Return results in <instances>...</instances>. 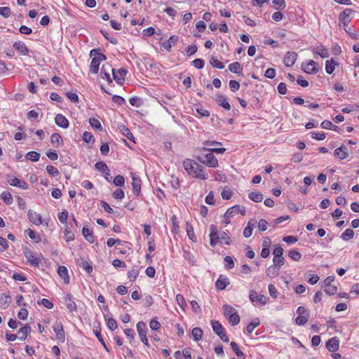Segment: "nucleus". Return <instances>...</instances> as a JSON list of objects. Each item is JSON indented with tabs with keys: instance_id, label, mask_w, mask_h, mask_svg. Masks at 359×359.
I'll use <instances>...</instances> for the list:
<instances>
[{
	"instance_id": "1",
	"label": "nucleus",
	"mask_w": 359,
	"mask_h": 359,
	"mask_svg": "<svg viewBox=\"0 0 359 359\" xmlns=\"http://www.w3.org/2000/svg\"><path fill=\"white\" fill-rule=\"evenodd\" d=\"M183 166L188 174L195 178L203 180L208 178V175L204 172V168L193 160L185 159Z\"/></svg>"
},
{
	"instance_id": "2",
	"label": "nucleus",
	"mask_w": 359,
	"mask_h": 359,
	"mask_svg": "<svg viewBox=\"0 0 359 359\" xmlns=\"http://www.w3.org/2000/svg\"><path fill=\"white\" fill-rule=\"evenodd\" d=\"M90 55L91 57H94L90 62V72L96 74L98 72L100 62L106 60V56L102 53H98L96 49L92 50Z\"/></svg>"
},
{
	"instance_id": "3",
	"label": "nucleus",
	"mask_w": 359,
	"mask_h": 359,
	"mask_svg": "<svg viewBox=\"0 0 359 359\" xmlns=\"http://www.w3.org/2000/svg\"><path fill=\"white\" fill-rule=\"evenodd\" d=\"M211 325L214 332L218 335L223 341L228 342L229 337L226 334L225 330L222 324L219 321L213 320L211 321Z\"/></svg>"
},
{
	"instance_id": "4",
	"label": "nucleus",
	"mask_w": 359,
	"mask_h": 359,
	"mask_svg": "<svg viewBox=\"0 0 359 359\" xmlns=\"http://www.w3.org/2000/svg\"><path fill=\"white\" fill-rule=\"evenodd\" d=\"M6 180L11 186L17 187L23 190H26L28 189L27 183L25 181L18 178L17 177L8 175L6 177Z\"/></svg>"
},
{
	"instance_id": "5",
	"label": "nucleus",
	"mask_w": 359,
	"mask_h": 359,
	"mask_svg": "<svg viewBox=\"0 0 359 359\" xmlns=\"http://www.w3.org/2000/svg\"><path fill=\"white\" fill-rule=\"evenodd\" d=\"M205 160L203 158L198 156L197 159L202 163L207 165L211 168H216L218 165L217 158L212 154L208 153L205 155Z\"/></svg>"
},
{
	"instance_id": "6",
	"label": "nucleus",
	"mask_w": 359,
	"mask_h": 359,
	"mask_svg": "<svg viewBox=\"0 0 359 359\" xmlns=\"http://www.w3.org/2000/svg\"><path fill=\"white\" fill-rule=\"evenodd\" d=\"M137 330L140 338L142 343H144L146 346H149L148 340L147 338V332H146V325L144 322L140 321L137 324Z\"/></svg>"
},
{
	"instance_id": "7",
	"label": "nucleus",
	"mask_w": 359,
	"mask_h": 359,
	"mask_svg": "<svg viewBox=\"0 0 359 359\" xmlns=\"http://www.w3.org/2000/svg\"><path fill=\"white\" fill-rule=\"evenodd\" d=\"M249 298L252 302H257L262 306L266 304V297L264 294L258 295L255 290L250 291Z\"/></svg>"
},
{
	"instance_id": "8",
	"label": "nucleus",
	"mask_w": 359,
	"mask_h": 359,
	"mask_svg": "<svg viewBox=\"0 0 359 359\" xmlns=\"http://www.w3.org/2000/svg\"><path fill=\"white\" fill-rule=\"evenodd\" d=\"M210 243L212 246H215L219 241V236L217 227L214 224L210 225Z\"/></svg>"
},
{
	"instance_id": "9",
	"label": "nucleus",
	"mask_w": 359,
	"mask_h": 359,
	"mask_svg": "<svg viewBox=\"0 0 359 359\" xmlns=\"http://www.w3.org/2000/svg\"><path fill=\"white\" fill-rule=\"evenodd\" d=\"M114 69L111 68L109 65H104L102 67L100 76L102 79H106L109 83L112 82V79L110 76V72L114 73Z\"/></svg>"
},
{
	"instance_id": "10",
	"label": "nucleus",
	"mask_w": 359,
	"mask_h": 359,
	"mask_svg": "<svg viewBox=\"0 0 359 359\" xmlns=\"http://www.w3.org/2000/svg\"><path fill=\"white\" fill-rule=\"evenodd\" d=\"M53 330L57 337V339L60 341L64 342L65 339V335L62 323L60 322H55L53 325Z\"/></svg>"
},
{
	"instance_id": "11",
	"label": "nucleus",
	"mask_w": 359,
	"mask_h": 359,
	"mask_svg": "<svg viewBox=\"0 0 359 359\" xmlns=\"http://www.w3.org/2000/svg\"><path fill=\"white\" fill-rule=\"evenodd\" d=\"M339 346V341L336 337L330 339L325 344L327 349L330 352H334L337 351Z\"/></svg>"
},
{
	"instance_id": "12",
	"label": "nucleus",
	"mask_w": 359,
	"mask_h": 359,
	"mask_svg": "<svg viewBox=\"0 0 359 359\" xmlns=\"http://www.w3.org/2000/svg\"><path fill=\"white\" fill-rule=\"evenodd\" d=\"M297 55L294 52H287L284 57V64L287 67H292L296 62Z\"/></svg>"
},
{
	"instance_id": "13",
	"label": "nucleus",
	"mask_w": 359,
	"mask_h": 359,
	"mask_svg": "<svg viewBox=\"0 0 359 359\" xmlns=\"http://www.w3.org/2000/svg\"><path fill=\"white\" fill-rule=\"evenodd\" d=\"M65 305L70 312L76 311L77 306L74 301L72 299V295L67 294L64 297Z\"/></svg>"
},
{
	"instance_id": "14",
	"label": "nucleus",
	"mask_w": 359,
	"mask_h": 359,
	"mask_svg": "<svg viewBox=\"0 0 359 359\" xmlns=\"http://www.w3.org/2000/svg\"><path fill=\"white\" fill-rule=\"evenodd\" d=\"M348 149L345 146H341L336 149L334 151V156L340 160H344L348 157Z\"/></svg>"
},
{
	"instance_id": "15",
	"label": "nucleus",
	"mask_w": 359,
	"mask_h": 359,
	"mask_svg": "<svg viewBox=\"0 0 359 359\" xmlns=\"http://www.w3.org/2000/svg\"><path fill=\"white\" fill-rule=\"evenodd\" d=\"M302 69L304 72L307 74H315L318 71L316 62L312 60H310L306 65H302Z\"/></svg>"
},
{
	"instance_id": "16",
	"label": "nucleus",
	"mask_w": 359,
	"mask_h": 359,
	"mask_svg": "<svg viewBox=\"0 0 359 359\" xmlns=\"http://www.w3.org/2000/svg\"><path fill=\"white\" fill-rule=\"evenodd\" d=\"M27 262L34 266L38 267L40 264V259L35 257L33 252L29 250L25 252Z\"/></svg>"
},
{
	"instance_id": "17",
	"label": "nucleus",
	"mask_w": 359,
	"mask_h": 359,
	"mask_svg": "<svg viewBox=\"0 0 359 359\" xmlns=\"http://www.w3.org/2000/svg\"><path fill=\"white\" fill-rule=\"evenodd\" d=\"M126 70L125 69H120L118 71L114 70L113 78L119 84H122L125 80V76L126 75Z\"/></svg>"
},
{
	"instance_id": "18",
	"label": "nucleus",
	"mask_w": 359,
	"mask_h": 359,
	"mask_svg": "<svg viewBox=\"0 0 359 359\" xmlns=\"http://www.w3.org/2000/svg\"><path fill=\"white\" fill-rule=\"evenodd\" d=\"M28 218L31 222L36 225H40L42 224L41 216L34 211L29 210L28 212Z\"/></svg>"
},
{
	"instance_id": "19",
	"label": "nucleus",
	"mask_w": 359,
	"mask_h": 359,
	"mask_svg": "<svg viewBox=\"0 0 359 359\" xmlns=\"http://www.w3.org/2000/svg\"><path fill=\"white\" fill-rule=\"evenodd\" d=\"M132 178H133L132 186H133V193L136 196H139V194H140V191H141V180L138 177L135 176V174H132Z\"/></svg>"
},
{
	"instance_id": "20",
	"label": "nucleus",
	"mask_w": 359,
	"mask_h": 359,
	"mask_svg": "<svg viewBox=\"0 0 359 359\" xmlns=\"http://www.w3.org/2000/svg\"><path fill=\"white\" fill-rule=\"evenodd\" d=\"M13 46L18 52L23 55H26L29 53L27 46L22 41H15Z\"/></svg>"
},
{
	"instance_id": "21",
	"label": "nucleus",
	"mask_w": 359,
	"mask_h": 359,
	"mask_svg": "<svg viewBox=\"0 0 359 359\" xmlns=\"http://www.w3.org/2000/svg\"><path fill=\"white\" fill-rule=\"evenodd\" d=\"M55 121V123L62 128H67L69 126V121L62 114H57Z\"/></svg>"
},
{
	"instance_id": "22",
	"label": "nucleus",
	"mask_w": 359,
	"mask_h": 359,
	"mask_svg": "<svg viewBox=\"0 0 359 359\" xmlns=\"http://www.w3.org/2000/svg\"><path fill=\"white\" fill-rule=\"evenodd\" d=\"M216 102L219 106H222L226 110H229L231 109L230 104L228 102L226 98L222 95H217Z\"/></svg>"
},
{
	"instance_id": "23",
	"label": "nucleus",
	"mask_w": 359,
	"mask_h": 359,
	"mask_svg": "<svg viewBox=\"0 0 359 359\" xmlns=\"http://www.w3.org/2000/svg\"><path fill=\"white\" fill-rule=\"evenodd\" d=\"M229 284V279L227 278H224L222 276H220L218 280L215 283V286L217 290H222L225 289V287Z\"/></svg>"
},
{
	"instance_id": "24",
	"label": "nucleus",
	"mask_w": 359,
	"mask_h": 359,
	"mask_svg": "<svg viewBox=\"0 0 359 359\" xmlns=\"http://www.w3.org/2000/svg\"><path fill=\"white\" fill-rule=\"evenodd\" d=\"M229 69L239 76H243L242 67L238 62H234L229 65Z\"/></svg>"
},
{
	"instance_id": "25",
	"label": "nucleus",
	"mask_w": 359,
	"mask_h": 359,
	"mask_svg": "<svg viewBox=\"0 0 359 359\" xmlns=\"http://www.w3.org/2000/svg\"><path fill=\"white\" fill-rule=\"evenodd\" d=\"M57 273L59 276L63 278L64 282L65 283H69V277L68 276V271L67 269L64 266H60L58 267Z\"/></svg>"
},
{
	"instance_id": "26",
	"label": "nucleus",
	"mask_w": 359,
	"mask_h": 359,
	"mask_svg": "<svg viewBox=\"0 0 359 359\" xmlns=\"http://www.w3.org/2000/svg\"><path fill=\"white\" fill-rule=\"evenodd\" d=\"M82 233L85 238L90 243L94 242V236L93 233V231L90 230L87 226H83L82 229Z\"/></svg>"
},
{
	"instance_id": "27",
	"label": "nucleus",
	"mask_w": 359,
	"mask_h": 359,
	"mask_svg": "<svg viewBox=\"0 0 359 359\" xmlns=\"http://www.w3.org/2000/svg\"><path fill=\"white\" fill-rule=\"evenodd\" d=\"M31 331V327L29 325H25L18 330L19 339L24 341L26 339L28 333Z\"/></svg>"
},
{
	"instance_id": "28",
	"label": "nucleus",
	"mask_w": 359,
	"mask_h": 359,
	"mask_svg": "<svg viewBox=\"0 0 359 359\" xmlns=\"http://www.w3.org/2000/svg\"><path fill=\"white\" fill-rule=\"evenodd\" d=\"M177 36H171L167 41L163 43V46L165 50L170 52L171 50L172 46L177 43Z\"/></svg>"
},
{
	"instance_id": "29",
	"label": "nucleus",
	"mask_w": 359,
	"mask_h": 359,
	"mask_svg": "<svg viewBox=\"0 0 359 359\" xmlns=\"http://www.w3.org/2000/svg\"><path fill=\"white\" fill-rule=\"evenodd\" d=\"M337 62L332 58L330 60L326 61L325 71L327 74H331L335 69Z\"/></svg>"
},
{
	"instance_id": "30",
	"label": "nucleus",
	"mask_w": 359,
	"mask_h": 359,
	"mask_svg": "<svg viewBox=\"0 0 359 359\" xmlns=\"http://www.w3.org/2000/svg\"><path fill=\"white\" fill-rule=\"evenodd\" d=\"M249 198L255 202H261L263 198V194L259 191H252L249 194Z\"/></svg>"
},
{
	"instance_id": "31",
	"label": "nucleus",
	"mask_w": 359,
	"mask_h": 359,
	"mask_svg": "<svg viewBox=\"0 0 359 359\" xmlns=\"http://www.w3.org/2000/svg\"><path fill=\"white\" fill-rule=\"evenodd\" d=\"M280 269L272 265L266 269V275L270 278H275L278 276Z\"/></svg>"
},
{
	"instance_id": "32",
	"label": "nucleus",
	"mask_w": 359,
	"mask_h": 359,
	"mask_svg": "<svg viewBox=\"0 0 359 359\" xmlns=\"http://www.w3.org/2000/svg\"><path fill=\"white\" fill-rule=\"evenodd\" d=\"M1 198L7 205H11L13 202V196L8 191H3L1 194Z\"/></svg>"
},
{
	"instance_id": "33",
	"label": "nucleus",
	"mask_w": 359,
	"mask_h": 359,
	"mask_svg": "<svg viewBox=\"0 0 359 359\" xmlns=\"http://www.w3.org/2000/svg\"><path fill=\"white\" fill-rule=\"evenodd\" d=\"M241 210V206L239 205H234L230 208H229L226 212L224 214V217H233L238 213H239V211Z\"/></svg>"
},
{
	"instance_id": "34",
	"label": "nucleus",
	"mask_w": 359,
	"mask_h": 359,
	"mask_svg": "<svg viewBox=\"0 0 359 359\" xmlns=\"http://www.w3.org/2000/svg\"><path fill=\"white\" fill-rule=\"evenodd\" d=\"M119 128H120V130L121 131L122 134L124 136H126L130 140L135 142L134 141L135 138H134L133 133L130 131V130L126 126L121 125Z\"/></svg>"
},
{
	"instance_id": "35",
	"label": "nucleus",
	"mask_w": 359,
	"mask_h": 359,
	"mask_svg": "<svg viewBox=\"0 0 359 359\" xmlns=\"http://www.w3.org/2000/svg\"><path fill=\"white\" fill-rule=\"evenodd\" d=\"M93 332L95 333V336L97 337V338L98 339V340L101 342V344H102V346L104 347V348L109 351L107 347V345L103 339V338L101 336V328L100 327V326H97V327H94L93 328Z\"/></svg>"
},
{
	"instance_id": "36",
	"label": "nucleus",
	"mask_w": 359,
	"mask_h": 359,
	"mask_svg": "<svg viewBox=\"0 0 359 359\" xmlns=\"http://www.w3.org/2000/svg\"><path fill=\"white\" fill-rule=\"evenodd\" d=\"M191 334L194 337V339L196 341H198L202 339L203 330L199 327H194L191 331Z\"/></svg>"
},
{
	"instance_id": "37",
	"label": "nucleus",
	"mask_w": 359,
	"mask_h": 359,
	"mask_svg": "<svg viewBox=\"0 0 359 359\" xmlns=\"http://www.w3.org/2000/svg\"><path fill=\"white\" fill-rule=\"evenodd\" d=\"M95 168L96 170L102 172H109V168L107 167V164L102 161H99V162H97L95 164Z\"/></svg>"
},
{
	"instance_id": "38",
	"label": "nucleus",
	"mask_w": 359,
	"mask_h": 359,
	"mask_svg": "<svg viewBox=\"0 0 359 359\" xmlns=\"http://www.w3.org/2000/svg\"><path fill=\"white\" fill-rule=\"evenodd\" d=\"M231 346L238 358H240L241 359H245V354L239 349L238 346L237 345V344L236 342L232 341L231 343Z\"/></svg>"
},
{
	"instance_id": "39",
	"label": "nucleus",
	"mask_w": 359,
	"mask_h": 359,
	"mask_svg": "<svg viewBox=\"0 0 359 359\" xmlns=\"http://www.w3.org/2000/svg\"><path fill=\"white\" fill-rule=\"evenodd\" d=\"M139 275V269L137 267H134L128 273V277L130 281L133 282L136 280Z\"/></svg>"
},
{
	"instance_id": "40",
	"label": "nucleus",
	"mask_w": 359,
	"mask_h": 359,
	"mask_svg": "<svg viewBox=\"0 0 359 359\" xmlns=\"http://www.w3.org/2000/svg\"><path fill=\"white\" fill-rule=\"evenodd\" d=\"M186 231H187V236H189V238L191 241H196V236L194 233V228L191 226V224H189V222L186 223Z\"/></svg>"
},
{
	"instance_id": "41",
	"label": "nucleus",
	"mask_w": 359,
	"mask_h": 359,
	"mask_svg": "<svg viewBox=\"0 0 359 359\" xmlns=\"http://www.w3.org/2000/svg\"><path fill=\"white\" fill-rule=\"evenodd\" d=\"M228 320L232 325H238L240 322V317L238 314V312L236 311L233 313L231 316L228 317Z\"/></svg>"
},
{
	"instance_id": "42",
	"label": "nucleus",
	"mask_w": 359,
	"mask_h": 359,
	"mask_svg": "<svg viewBox=\"0 0 359 359\" xmlns=\"http://www.w3.org/2000/svg\"><path fill=\"white\" fill-rule=\"evenodd\" d=\"M26 158L33 162H36L39 160L40 154L36 151H29L27 154Z\"/></svg>"
},
{
	"instance_id": "43",
	"label": "nucleus",
	"mask_w": 359,
	"mask_h": 359,
	"mask_svg": "<svg viewBox=\"0 0 359 359\" xmlns=\"http://www.w3.org/2000/svg\"><path fill=\"white\" fill-rule=\"evenodd\" d=\"M89 123L93 128L96 129L99 131L102 130V127L101 126V123L97 119H96L95 118H90L89 119Z\"/></svg>"
},
{
	"instance_id": "44",
	"label": "nucleus",
	"mask_w": 359,
	"mask_h": 359,
	"mask_svg": "<svg viewBox=\"0 0 359 359\" xmlns=\"http://www.w3.org/2000/svg\"><path fill=\"white\" fill-rule=\"evenodd\" d=\"M314 53L323 58L328 57L330 55L327 49L323 46L318 47L316 51H314Z\"/></svg>"
},
{
	"instance_id": "45",
	"label": "nucleus",
	"mask_w": 359,
	"mask_h": 359,
	"mask_svg": "<svg viewBox=\"0 0 359 359\" xmlns=\"http://www.w3.org/2000/svg\"><path fill=\"white\" fill-rule=\"evenodd\" d=\"M210 64L213 67H215V68H217V69H224V65H223L222 62H221L219 60H217L216 57H212L210 60Z\"/></svg>"
},
{
	"instance_id": "46",
	"label": "nucleus",
	"mask_w": 359,
	"mask_h": 359,
	"mask_svg": "<svg viewBox=\"0 0 359 359\" xmlns=\"http://www.w3.org/2000/svg\"><path fill=\"white\" fill-rule=\"evenodd\" d=\"M260 324V321L259 318L254 319L251 323L248 324L247 326V331L248 333H252L255 327H257Z\"/></svg>"
},
{
	"instance_id": "47",
	"label": "nucleus",
	"mask_w": 359,
	"mask_h": 359,
	"mask_svg": "<svg viewBox=\"0 0 359 359\" xmlns=\"http://www.w3.org/2000/svg\"><path fill=\"white\" fill-rule=\"evenodd\" d=\"M353 236H354V231L351 229H347L341 235V238L344 241H347V240L353 238Z\"/></svg>"
},
{
	"instance_id": "48",
	"label": "nucleus",
	"mask_w": 359,
	"mask_h": 359,
	"mask_svg": "<svg viewBox=\"0 0 359 359\" xmlns=\"http://www.w3.org/2000/svg\"><path fill=\"white\" fill-rule=\"evenodd\" d=\"M223 308H224V315L226 318H228L233 313L236 311V309H234L231 305L225 304V305H224Z\"/></svg>"
},
{
	"instance_id": "49",
	"label": "nucleus",
	"mask_w": 359,
	"mask_h": 359,
	"mask_svg": "<svg viewBox=\"0 0 359 359\" xmlns=\"http://www.w3.org/2000/svg\"><path fill=\"white\" fill-rule=\"evenodd\" d=\"M219 242L222 243L223 241L226 245H229L231 243V239L229 235L224 231H222L219 233Z\"/></svg>"
},
{
	"instance_id": "50",
	"label": "nucleus",
	"mask_w": 359,
	"mask_h": 359,
	"mask_svg": "<svg viewBox=\"0 0 359 359\" xmlns=\"http://www.w3.org/2000/svg\"><path fill=\"white\" fill-rule=\"evenodd\" d=\"M288 256L294 261H299L302 257L301 253L295 250H290L288 253Z\"/></svg>"
},
{
	"instance_id": "51",
	"label": "nucleus",
	"mask_w": 359,
	"mask_h": 359,
	"mask_svg": "<svg viewBox=\"0 0 359 359\" xmlns=\"http://www.w3.org/2000/svg\"><path fill=\"white\" fill-rule=\"evenodd\" d=\"M83 140L85 142L93 144L95 142V138L90 133L86 131L83 134Z\"/></svg>"
},
{
	"instance_id": "52",
	"label": "nucleus",
	"mask_w": 359,
	"mask_h": 359,
	"mask_svg": "<svg viewBox=\"0 0 359 359\" xmlns=\"http://www.w3.org/2000/svg\"><path fill=\"white\" fill-rule=\"evenodd\" d=\"M232 194H233V192L230 189L225 187L222 190V191L221 193V196L224 200H229L231 198Z\"/></svg>"
},
{
	"instance_id": "53",
	"label": "nucleus",
	"mask_w": 359,
	"mask_h": 359,
	"mask_svg": "<svg viewBox=\"0 0 359 359\" xmlns=\"http://www.w3.org/2000/svg\"><path fill=\"white\" fill-rule=\"evenodd\" d=\"M273 266L280 268L285 263V259L283 257H274L273 259Z\"/></svg>"
},
{
	"instance_id": "54",
	"label": "nucleus",
	"mask_w": 359,
	"mask_h": 359,
	"mask_svg": "<svg viewBox=\"0 0 359 359\" xmlns=\"http://www.w3.org/2000/svg\"><path fill=\"white\" fill-rule=\"evenodd\" d=\"M309 316H298L296 319L295 322L297 325H304L307 321H308Z\"/></svg>"
},
{
	"instance_id": "55",
	"label": "nucleus",
	"mask_w": 359,
	"mask_h": 359,
	"mask_svg": "<svg viewBox=\"0 0 359 359\" xmlns=\"http://www.w3.org/2000/svg\"><path fill=\"white\" fill-rule=\"evenodd\" d=\"M0 15L7 18L11 16V11L9 7H0Z\"/></svg>"
},
{
	"instance_id": "56",
	"label": "nucleus",
	"mask_w": 359,
	"mask_h": 359,
	"mask_svg": "<svg viewBox=\"0 0 359 359\" xmlns=\"http://www.w3.org/2000/svg\"><path fill=\"white\" fill-rule=\"evenodd\" d=\"M47 172L51 176H57L59 174V171L57 168L51 165H48L46 166Z\"/></svg>"
},
{
	"instance_id": "57",
	"label": "nucleus",
	"mask_w": 359,
	"mask_h": 359,
	"mask_svg": "<svg viewBox=\"0 0 359 359\" xmlns=\"http://www.w3.org/2000/svg\"><path fill=\"white\" fill-rule=\"evenodd\" d=\"M65 238L66 241L69 242L74 239V234L72 233L68 227L65 230Z\"/></svg>"
},
{
	"instance_id": "58",
	"label": "nucleus",
	"mask_w": 359,
	"mask_h": 359,
	"mask_svg": "<svg viewBox=\"0 0 359 359\" xmlns=\"http://www.w3.org/2000/svg\"><path fill=\"white\" fill-rule=\"evenodd\" d=\"M67 218H68V212L67 210H64L62 212L58 214V219L62 224L67 223Z\"/></svg>"
},
{
	"instance_id": "59",
	"label": "nucleus",
	"mask_w": 359,
	"mask_h": 359,
	"mask_svg": "<svg viewBox=\"0 0 359 359\" xmlns=\"http://www.w3.org/2000/svg\"><path fill=\"white\" fill-rule=\"evenodd\" d=\"M125 180L122 175H117L114 179V184L116 186L122 187L124 185Z\"/></svg>"
},
{
	"instance_id": "60",
	"label": "nucleus",
	"mask_w": 359,
	"mask_h": 359,
	"mask_svg": "<svg viewBox=\"0 0 359 359\" xmlns=\"http://www.w3.org/2000/svg\"><path fill=\"white\" fill-rule=\"evenodd\" d=\"M107 325L109 330L114 331L117 328L116 322L114 318H109L107 319Z\"/></svg>"
},
{
	"instance_id": "61",
	"label": "nucleus",
	"mask_w": 359,
	"mask_h": 359,
	"mask_svg": "<svg viewBox=\"0 0 359 359\" xmlns=\"http://www.w3.org/2000/svg\"><path fill=\"white\" fill-rule=\"evenodd\" d=\"M225 266L227 269H231L234 266V262L232 257L226 256L224 258Z\"/></svg>"
},
{
	"instance_id": "62",
	"label": "nucleus",
	"mask_w": 359,
	"mask_h": 359,
	"mask_svg": "<svg viewBox=\"0 0 359 359\" xmlns=\"http://www.w3.org/2000/svg\"><path fill=\"white\" fill-rule=\"evenodd\" d=\"M273 4L276 6L275 8L276 10L284 9L286 6L285 0H273Z\"/></svg>"
},
{
	"instance_id": "63",
	"label": "nucleus",
	"mask_w": 359,
	"mask_h": 359,
	"mask_svg": "<svg viewBox=\"0 0 359 359\" xmlns=\"http://www.w3.org/2000/svg\"><path fill=\"white\" fill-rule=\"evenodd\" d=\"M124 191L121 189H116L113 193V197L115 199L121 200L124 198Z\"/></svg>"
},
{
	"instance_id": "64",
	"label": "nucleus",
	"mask_w": 359,
	"mask_h": 359,
	"mask_svg": "<svg viewBox=\"0 0 359 359\" xmlns=\"http://www.w3.org/2000/svg\"><path fill=\"white\" fill-rule=\"evenodd\" d=\"M50 142L53 144L57 143V144H60L62 143V137L58 133H53L50 137Z\"/></svg>"
}]
</instances>
